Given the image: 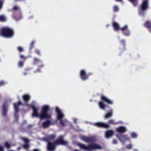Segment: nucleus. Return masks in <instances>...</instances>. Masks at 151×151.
<instances>
[{"instance_id":"obj_1","label":"nucleus","mask_w":151,"mask_h":151,"mask_svg":"<svg viewBox=\"0 0 151 151\" xmlns=\"http://www.w3.org/2000/svg\"><path fill=\"white\" fill-rule=\"evenodd\" d=\"M32 108L33 109L32 116V118L39 117L41 119L51 118V115L47 113L50 108L49 105H45L42 106L40 114H38L39 109L36 106L33 105Z\"/></svg>"},{"instance_id":"obj_2","label":"nucleus","mask_w":151,"mask_h":151,"mask_svg":"<svg viewBox=\"0 0 151 151\" xmlns=\"http://www.w3.org/2000/svg\"><path fill=\"white\" fill-rule=\"evenodd\" d=\"M67 143V141H65L63 139V137L61 136L58 140L55 141L53 143L48 142L47 149L49 151H54L56 145H66Z\"/></svg>"},{"instance_id":"obj_3","label":"nucleus","mask_w":151,"mask_h":151,"mask_svg":"<svg viewBox=\"0 0 151 151\" xmlns=\"http://www.w3.org/2000/svg\"><path fill=\"white\" fill-rule=\"evenodd\" d=\"M78 146L82 150L86 151H92L97 149H101V147L99 145L92 143L88 146H86L82 143H78Z\"/></svg>"},{"instance_id":"obj_4","label":"nucleus","mask_w":151,"mask_h":151,"mask_svg":"<svg viewBox=\"0 0 151 151\" xmlns=\"http://www.w3.org/2000/svg\"><path fill=\"white\" fill-rule=\"evenodd\" d=\"M1 34L4 37L9 38L13 36V30L7 27H4L1 28L0 30Z\"/></svg>"},{"instance_id":"obj_5","label":"nucleus","mask_w":151,"mask_h":151,"mask_svg":"<svg viewBox=\"0 0 151 151\" xmlns=\"http://www.w3.org/2000/svg\"><path fill=\"white\" fill-rule=\"evenodd\" d=\"M101 99L102 101L99 102L98 104L99 107L102 110H104L106 107V106L104 101H105L109 104L112 105L113 104V101L108 98L106 96L104 95L102 96Z\"/></svg>"},{"instance_id":"obj_6","label":"nucleus","mask_w":151,"mask_h":151,"mask_svg":"<svg viewBox=\"0 0 151 151\" xmlns=\"http://www.w3.org/2000/svg\"><path fill=\"white\" fill-rule=\"evenodd\" d=\"M55 111L57 113L58 119L60 120V124L63 126H65L66 123L68 122V121L65 119L63 120L64 118V115L62 113L60 109L58 107L56 108Z\"/></svg>"},{"instance_id":"obj_7","label":"nucleus","mask_w":151,"mask_h":151,"mask_svg":"<svg viewBox=\"0 0 151 151\" xmlns=\"http://www.w3.org/2000/svg\"><path fill=\"white\" fill-rule=\"evenodd\" d=\"M148 7L147 1H144L140 6V9L139 11V14L140 16H143L144 15V12L148 9Z\"/></svg>"},{"instance_id":"obj_8","label":"nucleus","mask_w":151,"mask_h":151,"mask_svg":"<svg viewBox=\"0 0 151 151\" xmlns=\"http://www.w3.org/2000/svg\"><path fill=\"white\" fill-rule=\"evenodd\" d=\"M116 136L122 145H124L126 141L130 140V138L126 135L117 134Z\"/></svg>"},{"instance_id":"obj_9","label":"nucleus","mask_w":151,"mask_h":151,"mask_svg":"<svg viewBox=\"0 0 151 151\" xmlns=\"http://www.w3.org/2000/svg\"><path fill=\"white\" fill-rule=\"evenodd\" d=\"M80 78L83 81L88 79V76L87 74L86 71L85 70H81L79 73Z\"/></svg>"},{"instance_id":"obj_10","label":"nucleus","mask_w":151,"mask_h":151,"mask_svg":"<svg viewBox=\"0 0 151 151\" xmlns=\"http://www.w3.org/2000/svg\"><path fill=\"white\" fill-rule=\"evenodd\" d=\"M81 139L83 141L87 143L92 142L94 141L93 137H86L85 136H82Z\"/></svg>"},{"instance_id":"obj_11","label":"nucleus","mask_w":151,"mask_h":151,"mask_svg":"<svg viewBox=\"0 0 151 151\" xmlns=\"http://www.w3.org/2000/svg\"><path fill=\"white\" fill-rule=\"evenodd\" d=\"M116 132L120 133H124L127 131L126 127L124 126H121L118 127L116 129Z\"/></svg>"},{"instance_id":"obj_12","label":"nucleus","mask_w":151,"mask_h":151,"mask_svg":"<svg viewBox=\"0 0 151 151\" xmlns=\"http://www.w3.org/2000/svg\"><path fill=\"white\" fill-rule=\"evenodd\" d=\"M34 63L35 65H37L40 68H42L44 66L41 61L37 58H34Z\"/></svg>"},{"instance_id":"obj_13","label":"nucleus","mask_w":151,"mask_h":151,"mask_svg":"<svg viewBox=\"0 0 151 151\" xmlns=\"http://www.w3.org/2000/svg\"><path fill=\"white\" fill-rule=\"evenodd\" d=\"M94 124L96 126L100 127L107 128L109 127V125L108 124L103 122H99L95 123Z\"/></svg>"},{"instance_id":"obj_14","label":"nucleus","mask_w":151,"mask_h":151,"mask_svg":"<svg viewBox=\"0 0 151 151\" xmlns=\"http://www.w3.org/2000/svg\"><path fill=\"white\" fill-rule=\"evenodd\" d=\"M114 132L113 130H109L105 132V137L106 139H108L111 137L113 135Z\"/></svg>"},{"instance_id":"obj_15","label":"nucleus","mask_w":151,"mask_h":151,"mask_svg":"<svg viewBox=\"0 0 151 151\" xmlns=\"http://www.w3.org/2000/svg\"><path fill=\"white\" fill-rule=\"evenodd\" d=\"M8 107V106L6 103H4L3 107V111H2V115L4 116L6 115L7 113V108Z\"/></svg>"},{"instance_id":"obj_16","label":"nucleus","mask_w":151,"mask_h":151,"mask_svg":"<svg viewBox=\"0 0 151 151\" xmlns=\"http://www.w3.org/2000/svg\"><path fill=\"white\" fill-rule=\"evenodd\" d=\"M22 98L24 102L27 104L28 103V101L29 100L30 96L29 95L26 94L23 96ZM26 105H27V104H26Z\"/></svg>"},{"instance_id":"obj_17","label":"nucleus","mask_w":151,"mask_h":151,"mask_svg":"<svg viewBox=\"0 0 151 151\" xmlns=\"http://www.w3.org/2000/svg\"><path fill=\"white\" fill-rule=\"evenodd\" d=\"M51 122L50 121H47L43 122L42 126L44 128L48 127L51 124Z\"/></svg>"},{"instance_id":"obj_18","label":"nucleus","mask_w":151,"mask_h":151,"mask_svg":"<svg viewBox=\"0 0 151 151\" xmlns=\"http://www.w3.org/2000/svg\"><path fill=\"white\" fill-rule=\"evenodd\" d=\"M21 104V103L20 102H19L17 103H14L13 105L15 111L16 112H17L19 111L18 107Z\"/></svg>"},{"instance_id":"obj_19","label":"nucleus","mask_w":151,"mask_h":151,"mask_svg":"<svg viewBox=\"0 0 151 151\" xmlns=\"http://www.w3.org/2000/svg\"><path fill=\"white\" fill-rule=\"evenodd\" d=\"M55 137V136L54 135H47L46 136L45 139L46 141H50L53 139Z\"/></svg>"},{"instance_id":"obj_20","label":"nucleus","mask_w":151,"mask_h":151,"mask_svg":"<svg viewBox=\"0 0 151 151\" xmlns=\"http://www.w3.org/2000/svg\"><path fill=\"white\" fill-rule=\"evenodd\" d=\"M113 25L115 30H120V25L117 23L114 22L113 23Z\"/></svg>"},{"instance_id":"obj_21","label":"nucleus","mask_w":151,"mask_h":151,"mask_svg":"<svg viewBox=\"0 0 151 151\" xmlns=\"http://www.w3.org/2000/svg\"><path fill=\"white\" fill-rule=\"evenodd\" d=\"M23 140L25 142V143L23 145V147L25 149H27L29 147V145L28 143V142H29V141L27 139L25 138L23 139Z\"/></svg>"},{"instance_id":"obj_22","label":"nucleus","mask_w":151,"mask_h":151,"mask_svg":"<svg viewBox=\"0 0 151 151\" xmlns=\"http://www.w3.org/2000/svg\"><path fill=\"white\" fill-rule=\"evenodd\" d=\"M145 26L149 29L150 31V29L151 28V23L150 21L146 22L144 24Z\"/></svg>"},{"instance_id":"obj_23","label":"nucleus","mask_w":151,"mask_h":151,"mask_svg":"<svg viewBox=\"0 0 151 151\" xmlns=\"http://www.w3.org/2000/svg\"><path fill=\"white\" fill-rule=\"evenodd\" d=\"M6 20V17L4 15H0V22H4Z\"/></svg>"},{"instance_id":"obj_24","label":"nucleus","mask_w":151,"mask_h":151,"mask_svg":"<svg viewBox=\"0 0 151 151\" xmlns=\"http://www.w3.org/2000/svg\"><path fill=\"white\" fill-rule=\"evenodd\" d=\"M113 115V112L112 111H111L109 113L106 114L105 115V118L107 119L111 117Z\"/></svg>"},{"instance_id":"obj_25","label":"nucleus","mask_w":151,"mask_h":151,"mask_svg":"<svg viewBox=\"0 0 151 151\" xmlns=\"http://www.w3.org/2000/svg\"><path fill=\"white\" fill-rule=\"evenodd\" d=\"M123 34L125 36H129L130 33V31L129 30L127 29L122 32Z\"/></svg>"},{"instance_id":"obj_26","label":"nucleus","mask_w":151,"mask_h":151,"mask_svg":"<svg viewBox=\"0 0 151 151\" xmlns=\"http://www.w3.org/2000/svg\"><path fill=\"white\" fill-rule=\"evenodd\" d=\"M131 137L133 138H136L137 137V134L134 132H132L131 133Z\"/></svg>"},{"instance_id":"obj_27","label":"nucleus","mask_w":151,"mask_h":151,"mask_svg":"<svg viewBox=\"0 0 151 151\" xmlns=\"http://www.w3.org/2000/svg\"><path fill=\"white\" fill-rule=\"evenodd\" d=\"M128 27V26L127 25H125L124 27H120V30L123 32L124 31L127 29Z\"/></svg>"},{"instance_id":"obj_28","label":"nucleus","mask_w":151,"mask_h":151,"mask_svg":"<svg viewBox=\"0 0 151 151\" xmlns=\"http://www.w3.org/2000/svg\"><path fill=\"white\" fill-rule=\"evenodd\" d=\"M4 145L6 147L8 148H9L12 146V145L7 142H5Z\"/></svg>"},{"instance_id":"obj_29","label":"nucleus","mask_w":151,"mask_h":151,"mask_svg":"<svg viewBox=\"0 0 151 151\" xmlns=\"http://www.w3.org/2000/svg\"><path fill=\"white\" fill-rule=\"evenodd\" d=\"M108 122L111 124H116L118 123L117 122H116L113 119H110L109 120Z\"/></svg>"},{"instance_id":"obj_30","label":"nucleus","mask_w":151,"mask_h":151,"mask_svg":"<svg viewBox=\"0 0 151 151\" xmlns=\"http://www.w3.org/2000/svg\"><path fill=\"white\" fill-rule=\"evenodd\" d=\"M135 6H136L137 4V0H129Z\"/></svg>"},{"instance_id":"obj_31","label":"nucleus","mask_w":151,"mask_h":151,"mask_svg":"<svg viewBox=\"0 0 151 151\" xmlns=\"http://www.w3.org/2000/svg\"><path fill=\"white\" fill-rule=\"evenodd\" d=\"M119 8L117 6H115L114 7L113 10H114V12H117L119 10Z\"/></svg>"},{"instance_id":"obj_32","label":"nucleus","mask_w":151,"mask_h":151,"mask_svg":"<svg viewBox=\"0 0 151 151\" xmlns=\"http://www.w3.org/2000/svg\"><path fill=\"white\" fill-rule=\"evenodd\" d=\"M20 9V8L17 6H15L13 8L12 10L14 11L19 10Z\"/></svg>"},{"instance_id":"obj_33","label":"nucleus","mask_w":151,"mask_h":151,"mask_svg":"<svg viewBox=\"0 0 151 151\" xmlns=\"http://www.w3.org/2000/svg\"><path fill=\"white\" fill-rule=\"evenodd\" d=\"M17 50L19 52H21L23 51V48L22 47L19 46L17 47Z\"/></svg>"},{"instance_id":"obj_34","label":"nucleus","mask_w":151,"mask_h":151,"mask_svg":"<svg viewBox=\"0 0 151 151\" xmlns=\"http://www.w3.org/2000/svg\"><path fill=\"white\" fill-rule=\"evenodd\" d=\"M23 62H22L21 61H20L18 63V66L19 67H21L22 66L23 64Z\"/></svg>"},{"instance_id":"obj_35","label":"nucleus","mask_w":151,"mask_h":151,"mask_svg":"<svg viewBox=\"0 0 151 151\" xmlns=\"http://www.w3.org/2000/svg\"><path fill=\"white\" fill-rule=\"evenodd\" d=\"M3 3L4 2L0 0V9L2 8Z\"/></svg>"},{"instance_id":"obj_36","label":"nucleus","mask_w":151,"mask_h":151,"mask_svg":"<svg viewBox=\"0 0 151 151\" xmlns=\"http://www.w3.org/2000/svg\"><path fill=\"white\" fill-rule=\"evenodd\" d=\"M132 145L131 144H130L127 145L126 147V148L127 149H130L132 148Z\"/></svg>"},{"instance_id":"obj_37","label":"nucleus","mask_w":151,"mask_h":151,"mask_svg":"<svg viewBox=\"0 0 151 151\" xmlns=\"http://www.w3.org/2000/svg\"><path fill=\"white\" fill-rule=\"evenodd\" d=\"M112 143L113 144H116L118 143V142L116 139H114L113 140Z\"/></svg>"},{"instance_id":"obj_38","label":"nucleus","mask_w":151,"mask_h":151,"mask_svg":"<svg viewBox=\"0 0 151 151\" xmlns=\"http://www.w3.org/2000/svg\"><path fill=\"white\" fill-rule=\"evenodd\" d=\"M5 83L4 81H0V86H2L4 85Z\"/></svg>"},{"instance_id":"obj_39","label":"nucleus","mask_w":151,"mask_h":151,"mask_svg":"<svg viewBox=\"0 0 151 151\" xmlns=\"http://www.w3.org/2000/svg\"><path fill=\"white\" fill-rule=\"evenodd\" d=\"M35 42L34 41H33L32 42V44H31V46H30V49H32V47L34 46Z\"/></svg>"},{"instance_id":"obj_40","label":"nucleus","mask_w":151,"mask_h":151,"mask_svg":"<svg viewBox=\"0 0 151 151\" xmlns=\"http://www.w3.org/2000/svg\"><path fill=\"white\" fill-rule=\"evenodd\" d=\"M0 151H4L3 147L1 146H0Z\"/></svg>"},{"instance_id":"obj_41","label":"nucleus","mask_w":151,"mask_h":151,"mask_svg":"<svg viewBox=\"0 0 151 151\" xmlns=\"http://www.w3.org/2000/svg\"><path fill=\"white\" fill-rule=\"evenodd\" d=\"M36 53L38 55H40V51L38 50H36Z\"/></svg>"},{"instance_id":"obj_42","label":"nucleus","mask_w":151,"mask_h":151,"mask_svg":"<svg viewBox=\"0 0 151 151\" xmlns=\"http://www.w3.org/2000/svg\"><path fill=\"white\" fill-rule=\"evenodd\" d=\"M40 72V69H37L36 71L34 72V73H36L37 72Z\"/></svg>"},{"instance_id":"obj_43","label":"nucleus","mask_w":151,"mask_h":151,"mask_svg":"<svg viewBox=\"0 0 151 151\" xmlns=\"http://www.w3.org/2000/svg\"><path fill=\"white\" fill-rule=\"evenodd\" d=\"M20 58H23L24 59H25L26 58L23 55H21L20 56Z\"/></svg>"},{"instance_id":"obj_44","label":"nucleus","mask_w":151,"mask_h":151,"mask_svg":"<svg viewBox=\"0 0 151 151\" xmlns=\"http://www.w3.org/2000/svg\"><path fill=\"white\" fill-rule=\"evenodd\" d=\"M73 120L74 122H75V123L76 122L77 119H76L74 118L73 119Z\"/></svg>"},{"instance_id":"obj_45","label":"nucleus","mask_w":151,"mask_h":151,"mask_svg":"<svg viewBox=\"0 0 151 151\" xmlns=\"http://www.w3.org/2000/svg\"><path fill=\"white\" fill-rule=\"evenodd\" d=\"M27 73H28L26 71V72H24L23 74L24 75H26L27 74Z\"/></svg>"},{"instance_id":"obj_46","label":"nucleus","mask_w":151,"mask_h":151,"mask_svg":"<svg viewBox=\"0 0 151 151\" xmlns=\"http://www.w3.org/2000/svg\"><path fill=\"white\" fill-rule=\"evenodd\" d=\"M34 151H40L38 149H35L34 150Z\"/></svg>"},{"instance_id":"obj_47","label":"nucleus","mask_w":151,"mask_h":151,"mask_svg":"<svg viewBox=\"0 0 151 151\" xmlns=\"http://www.w3.org/2000/svg\"><path fill=\"white\" fill-rule=\"evenodd\" d=\"M134 151H138V150L136 149H134Z\"/></svg>"},{"instance_id":"obj_48","label":"nucleus","mask_w":151,"mask_h":151,"mask_svg":"<svg viewBox=\"0 0 151 151\" xmlns=\"http://www.w3.org/2000/svg\"><path fill=\"white\" fill-rule=\"evenodd\" d=\"M74 151H81L79 150H74Z\"/></svg>"},{"instance_id":"obj_49","label":"nucleus","mask_w":151,"mask_h":151,"mask_svg":"<svg viewBox=\"0 0 151 151\" xmlns=\"http://www.w3.org/2000/svg\"><path fill=\"white\" fill-rule=\"evenodd\" d=\"M20 149V147H18L17 148V150H19Z\"/></svg>"},{"instance_id":"obj_50","label":"nucleus","mask_w":151,"mask_h":151,"mask_svg":"<svg viewBox=\"0 0 151 151\" xmlns=\"http://www.w3.org/2000/svg\"><path fill=\"white\" fill-rule=\"evenodd\" d=\"M122 43H124V41H123V40L122 41Z\"/></svg>"},{"instance_id":"obj_51","label":"nucleus","mask_w":151,"mask_h":151,"mask_svg":"<svg viewBox=\"0 0 151 151\" xmlns=\"http://www.w3.org/2000/svg\"><path fill=\"white\" fill-rule=\"evenodd\" d=\"M109 25H107L106 26V27H107L108 26H109Z\"/></svg>"},{"instance_id":"obj_52","label":"nucleus","mask_w":151,"mask_h":151,"mask_svg":"<svg viewBox=\"0 0 151 151\" xmlns=\"http://www.w3.org/2000/svg\"><path fill=\"white\" fill-rule=\"evenodd\" d=\"M15 117H17V115H16V114H15Z\"/></svg>"},{"instance_id":"obj_53","label":"nucleus","mask_w":151,"mask_h":151,"mask_svg":"<svg viewBox=\"0 0 151 151\" xmlns=\"http://www.w3.org/2000/svg\"><path fill=\"white\" fill-rule=\"evenodd\" d=\"M116 0V1H121V0Z\"/></svg>"},{"instance_id":"obj_54","label":"nucleus","mask_w":151,"mask_h":151,"mask_svg":"<svg viewBox=\"0 0 151 151\" xmlns=\"http://www.w3.org/2000/svg\"><path fill=\"white\" fill-rule=\"evenodd\" d=\"M150 32H151V28L150 29Z\"/></svg>"},{"instance_id":"obj_55","label":"nucleus","mask_w":151,"mask_h":151,"mask_svg":"<svg viewBox=\"0 0 151 151\" xmlns=\"http://www.w3.org/2000/svg\"><path fill=\"white\" fill-rule=\"evenodd\" d=\"M33 18V17H31V18Z\"/></svg>"},{"instance_id":"obj_56","label":"nucleus","mask_w":151,"mask_h":151,"mask_svg":"<svg viewBox=\"0 0 151 151\" xmlns=\"http://www.w3.org/2000/svg\"><path fill=\"white\" fill-rule=\"evenodd\" d=\"M36 63H37V62H36Z\"/></svg>"}]
</instances>
